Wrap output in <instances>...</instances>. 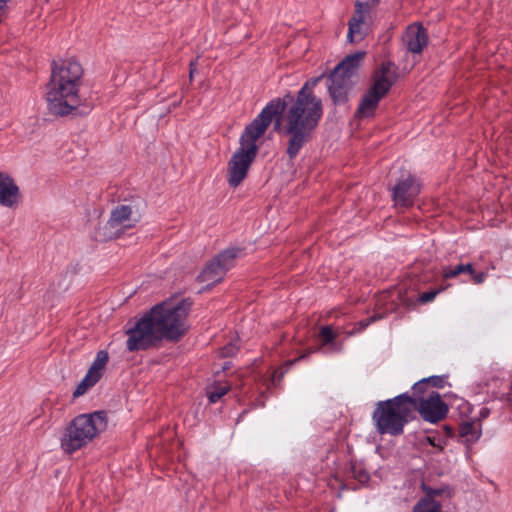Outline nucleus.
<instances>
[{
  "instance_id": "obj_1",
  "label": "nucleus",
  "mask_w": 512,
  "mask_h": 512,
  "mask_svg": "<svg viewBox=\"0 0 512 512\" xmlns=\"http://www.w3.org/2000/svg\"><path fill=\"white\" fill-rule=\"evenodd\" d=\"M322 78L320 75L307 80L296 94L287 91L261 110L272 121L275 118L274 131L287 137L286 154L290 160L313 139L323 117L322 100L313 90Z\"/></svg>"
},
{
  "instance_id": "obj_2",
  "label": "nucleus",
  "mask_w": 512,
  "mask_h": 512,
  "mask_svg": "<svg viewBox=\"0 0 512 512\" xmlns=\"http://www.w3.org/2000/svg\"><path fill=\"white\" fill-rule=\"evenodd\" d=\"M193 302L184 298L177 302L163 301L154 305L133 324L126 325V349L146 351L162 340L179 341L187 332V319Z\"/></svg>"
},
{
  "instance_id": "obj_3",
  "label": "nucleus",
  "mask_w": 512,
  "mask_h": 512,
  "mask_svg": "<svg viewBox=\"0 0 512 512\" xmlns=\"http://www.w3.org/2000/svg\"><path fill=\"white\" fill-rule=\"evenodd\" d=\"M83 76L84 69L75 59L52 61L51 75L46 85V102L50 114L64 117L89 113L91 107L83 104L80 94Z\"/></svg>"
},
{
  "instance_id": "obj_4",
  "label": "nucleus",
  "mask_w": 512,
  "mask_h": 512,
  "mask_svg": "<svg viewBox=\"0 0 512 512\" xmlns=\"http://www.w3.org/2000/svg\"><path fill=\"white\" fill-rule=\"evenodd\" d=\"M83 76L84 69L75 59L52 61L51 75L46 85V102L50 114L64 117L89 113L91 107L83 104L80 94Z\"/></svg>"
},
{
  "instance_id": "obj_5",
  "label": "nucleus",
  "mask_w": 512,
  "mask_h": 512,
  "mask_svg": "<svg viewBox=\"0 0 512 512\" xmlns=\"http://www.w3.org/2000/svg\"><path fill=\"white\" fill-rule=\"evenodd\" d=\"M272 120L262 111L245 126L240 135L239 147L228 162V184L238 187L246 178L248 170L255 160L259 146L258 139L266 132Z\"/></svg>"
},
{
  "instance_id": "obj_6",
  "label": "nucleus",
  "mask_w": 512,
  "mask_h": 512,
  "mask_svg": "<svg viewBox=\"0 0 512 512\" xmlns=\"http://www.w3.org/2000/svg\"><path fill=\"white\" fill-rule=\"evenodd\" d=\"M413 400L408 392L393 398L378 401L372 413V421L376 431L381 435L400 436L405 426L414 418Z\"/></svg>"
},
{
  "instance_id": "obj_7",
  "label": "nucleus",
  "mask_w": 512,
  "mask_h": 512,
  "mask_svg": "<svg viewBox=\"0 0 512 512\" xmlns=\"http://www.w3.org/2000/svg\"><path fill=\"white\" fill-rule=\"evenodd\" d=\"M107 427V413L103 410L74 417L65 427L60 447L66 454L72 455L87 446Z\"/></svg>"
},
{
  "instance_id": "obj_8",
  "label": "nucleus",
  "mask_w": 512,
  "mask_h": 512,
  "mask_svg": "<svg viewBox=\"0 0 512 512\" xmlns=\"http://www.w3.org/2000/svg\"><path fill=\"white\" fill-rule=\"evenodd\" d=\"M398 68L391 61H384L371 74V84L362 95L355 111L359 119L375 116L380 101L389 93L398 79Z\"/></svg>"
},
{
  "instance_id": "obj_9",
  "label": "nucleus",
  "mask_w": 512,
  "mask_h": 512,
  "mask_svg": "<svg viewBox=\"0 0 512 512\" xmlns=\"http://www.w3.org/2000/svg\"><path fill=\"white\" fill-rule=\"evenodd\" d=\"M365 54L364 51H357L347 55L327 76V90L335 106L348 102Z\"/></svg>"
},
{
  "instance_id": "obj_10",
  "label": "nucleus",
  "mask_w": 512,
  "mask_h": 512,
  "mask_svg": "<svg viewBox=\"0 0 512 512\" xmlns=\"http://www.w3.org/2000/svg\"><path fill=\"white\" fill-rule=\"evenodd\" d=\"M420 180L410 171L401 170L391 187V199L395 207L408 208L414 205L421 192Z\"/></svg>"
},
{
  "instance_id": "obj_11",
  "label": "nucleus",
  "mask_w": 512,
  "mask_h": 512,
  "mask_svg": "<svg viewBox=\"0 0 512 512\" xmlns=\"http://www.w3.org/2000/svg\"><path fill=\"white\" fill-rule=\"evenodd\" d=\"M413 400L411 407L413 413L418 411L422 419L429 423H437L446 417L448 412L447 404L442 400L440 394L431 389L426 399L410 397Z\"/></svg>"
},
{
  "instance_id": "obj_12",
  "label": "nucleus",
  "mask_w": 512,
  "mask_h": 512,
  "mask_svg": "<svg viewBox=\"0 0 512 512\" xmlns=\"http://www.w3.org/2000/svg\"><path fill=\"white\" fill-rule=\"evenodd\" d=\"M137 219L132 217V207L126 204L115 206L110 218L103 227L102 239L119 238L127 229L136 225Z\"/></svg>"
},
{
  "instance_id": "obj_13",
  "label": "nucleus",
  "mask_w": 512,
  "mask_h": 512,
  "mask_svg": "<svg viewBox=\"0 0 512 512\" xmlns=\"http://www.w3.org/2000/svg\"><path fill=\"white\" fill-rule=\"evenodd\" d=\"M380 0H357L355 3V13L348 22L347 39L350 43L358 42L364 38L361 31V25L364 23L366 15L371 7L376 6Z\"/></svg>"
},
{
  "instance_id": "obj_14",
  "label": "nucleus",
  "mask_w": 512,
  "mask_h": 512,
  "mask_svg": "<svg viewBox=\"0 0 512 512\" xmlns=\"http://www.w3.org/2000/svg\"><path fill=\"white\" fill-rule=\"evenodd\" d=\"M319 338L321 339V344L316 348L307 349L305 353L295 358L294 360H289L285 363L287 366V370L293 366L295 363L300 362L306 359L312 353H338L341 351V344L336 342V335L330 326H323L319 332Z\"/></svg>"
},
{
  "instance_id": "obj_15",
  "label": "nucleus",
  "mask_w": 512,
  "mask_h": 512,
  "mask_svg": "<svg viewBox=\"0 0 512 512\" xmlns=\"http://www.w3.org/2000/svg\"><path fill=\"white\" fill-rule=\"evenodd\" d=\"M429 38L426 28L421 23H414L406 28L403 43L408 52L421 54L428 45Z\"/></svg>"
},
{
  "instance_id": "obj_16",
  "label": "nucleus",
  "mask_w": 512,
  "mask_h": 512,
  "mask_svg": "<svg viewBox=\"0 0 512 512\" xmlns=\"http://www.w3.org/2000/svg\"><path fill=\"white\" fill-rule=\"evenodd\" d=\"M19 188L8 174L0 172V204L13 207L19 201Z\"/></svg>"
},
{
  "instance_id": "obj_17",
  "label": "nucleus",
  "mask_w": 512,
  "mask_h": 512,
  "mask_svg": "<svg viewBox=\"0 0 512 512\" xmlns=\"http://www.w3.org/2000/svg\"><path fill=\"white\" fill-rule=\"evenodd\" d=\"M226 271L220 267L217 260L213 257L202 269L198 278L200 282L208 283V286H213L222 281Z\"/></svg>"
},
{
  "instance_id": "obj_18",
  "label": "nucleus",
  "mask_w": 512,
  "mask_h": 512,
  "mask_svg": "<svg viewBox=\"0 0 512 512\" xmlns=\"http://www.w3.org/2000/svg\"><path fill=\"white\" fill-rule=\"evenodd\" d=\"M482 435V424L475 421H465L459 426V436L462 441L466 444L467 448H470L476 443Z\"/></svg>"
},
{
  "instance_id": "obj_19",
  "label": "nucleus",
  "mask_w": 512,
  "mask_h": 512,
  "mask_svg": "<svg viewBox=\"0 0 512 512\" xmlns=\"http://www.w3.org/2000/svg\"><path fill=\"white\" fill-rule=\"evenodd\" d=\"M244 251L245 249L242 247L232 246L220 251L214 258L227 273L235 266L237 258L244 256Z\"/></svg>"
},
{
  "instance_id": "obj_20",
  "label": "nucleus",
  "mask_w": 512,
  "mask_h": 512,
  "mask_svg": "<svg viewBox=\"0 0 512 512\" xmlns=\"http://www.w3.org/2000/svg\"><path fill=\"white\" fill-rule=\"evenodd\" d=\"M108 361V352L106 350L98 351L87 373L91 374L92 376L100 380L103 375V370L107 365Z\"/></svg>"
},
{
  "instance_id": "obj_21",
  "label": "nucleus",
  "mask_w": 512,
  "mask_h": 512,
  "mask_svg": "<svg viewBox=\"0 0 512 512\" xmlns=\"http://www.w3.org/2000/svg\"><path fill=\"white\" fill-rule=\"evenodd\" d=\"M412 512H443L440 502H431L428 499H419Z\"/></svg>"
},
{
  "instance_id": "obj_22",
  "label": "nucleus",
  "mask_w": 512,
  "mask_h": 512,
  "mask_svg": "<svg viewBox=\"0 0 512 512\" xmlns=\"http://www.w3.org/2000/svg\"><path fill=\"white\" fill-rule=\"evenodd\" d=\"M99 380L89 373H86L85 377L78 384L73 392V397L77 398L83 395L88 388L93 387Z\"/></svg>"
},
{
  "instance_id": "obj_23",
  "label": "nucleus",
  "mask_w": 512,
  "mask_h": 512,
  "mask_svg": "<svg viewBox=\"0 0 512 512\" xmlns=\"http://www.w3.org/2000/svg\"><path fill=\"white\" fill-rule=\"evenodd\" d=\"M429 386L427 384V380H425V378L417 381L413 386H412V394H410V397H419L421 399H426V397L424 396L425 394L428 395L429 393Z\"/></svg>"
},
{
  "instance_id": "obj_24",
  "label": "nucleus",
  "mask_w": 512,
  "mask_h": 512,
  "mask_svg": "<svg viewBox=\"0 0 512 512\" xmlns=\"http://www.w3.org/2000/svg\"><path fill=\"white\" fill-rule=\"evenodd\" d=\"M353 477L361 484H365L370 480L369 472L361 465H353L352 468Z\"/></svg>"
},
{
  "instance_id": "obj_25",
  "label": "nucleus",
  "mask_w": 512,
  "mask_h": 512,
  "mask_svg": "<svg viewBox=\"0 0 512 512\" xmlns=\"http://www.w3.org/2000/svg\"><path fill=\"white\" fill-rule=\"evenodd\" d=\"M460 274H464V264L460 263L455 266H444L442 275L445 279L455 278Z\"/></svg>"
},
{
  "instance_id": "obj_26",
  "label": "nucleus",
  "mask_w": 512,
  "mask_h": 512,
  "mask_svg": "<svg viewBox=\"0 0 512 512\" xmlns=\"http://www.w3.org/2000/svg\"><path fill=\"white\" fill-rule=\"evenodd\" d=\"M422 490L425 492V496L421 499H428L431 502H438L435 498L442 495L445 492L444 488H431L424 482L421 485Z\"/></svg>"
},
{
  "instance_id": "obj_27",
  "label": "nucleus",
  "mask_w": 512,
  "mask_h": 512,
  "mask_svg": "<svg viewBox=\"0 0 512 512\" xmlns=\"http://www.w3.org/2000/svg\"><path fill=\"white\" fill-rule=\"evenodd\" d=\"M494 408H495V400L494 399L485 401L484 405L479 408L477 423H481L483 420L488 418Z\"/></svg>"
},
{
  "instance_id": "obj_28",
  "label": "nucleus",
  "mask_w": 512,
  "mask_h": 512,
  "mask_svg": "<svg viewBox=\"0 0 512 512\" xmlns=\"http://www.w3.org/2000/svg\"><path fill=\"white\" fill-rule=\"evenodd\" d=\"M228 388L225 386L214 387L207 392L208 400L210 403L218 402L226 393Z\"/></svg>"
},
{
  "instance_id": "obj_29",
  "label": "nucleus",
  "mask_w": 512,
  "mask_h": 512,
  "mask_svg": "<svg viewBox=\"0 0 512 512\" xmlns=\"http://www.w3.org/2000/svg\"><path fill=\"white\" fill-rule=\"evenodd\" d=\"M239 351V346L233 342L224 345L220 350L221 357H234Z\"/></svg>"
},
{
  "instance_id": "obj_30",
  "label": "nucleus",
  "mask_w": 512,
  "mask_h": 512,
  "mask_svg": "<svg viewBox=\"0 0 512 512\" xmlns=\"http://www.w3.org/2000/svg\"><path fill=\"white\" fill-rule=\"evenodd\" d=\"M425 380H427L429 388H442L445 384L444 376H429L426 377Z\"/></svg>"
},
{
  "instance_id": "obj_31",
  "label": "nucleus",
  "mask_w": 512,
  "mask_h": 512,
  "mask_svg": "<svg viewBox=\"0 0 512 512\" xmlns=\"http://www.w3.org/2000/svg\"><path fill=\"white\" fill-rule=\"evenodd\" d=\"M440 292V290H430L427 292H424L420 294L418 300L421 303H428L434 300V298L437 296V294Z\"/></svg>"
},
{
  "instance_id": "obj_32",
  "label": "nucleus",
  "mask_w": 512,
  "mask_h": 512,
  "mask_svg": "<svg viewBox=\"0 0 512 512\" xmlns=\"http://www.w3.org/2000/svg\"><path fill=\"white\" fill-rule=\"evenodd\" d=\"M470 277L474 281V283L481 284L485 281V279L487 277V273L483 272V271H480V272L475 271Z\"/></svg>"
},
{
  "instance_id": "obj_33",
  "label": "nucleus",
  "mask_w": 512,
  "mask_h": 512,
  "mask_svg": "<svg viewBox=\"0 0 512 512\" xmlns=\"http://www.w3.org/2000/svg\"><path fill=\"white\" fill-rule=\"evenodd\" d=\"M375 319H376V318L373 316V317H370V318H368V319H366V320H361V321H359V322L357 323V326H358V328H357V332H362V331H364V330H365V329H366V328H367V327H368L372 322H374V321H375Z\"/></svg>"
},
{
  "instance_id": "obj_34",
  "label": "nucleus",
  "mask_w": 512,
  "mask_h": 512,
  "mask_svg": "<svg viewBox=\"0 0 512 512\" xmlns=\"http://www.w3.org/2000/svg\"><path fill=\"white\" fill-rule=\"evenodd\" d=\"M284 373H285V372H284V371H282V370H275V371L273 372V374H272V377H271V383H272L274 386H277V385L281 382V380H282V378H283V376H284Z\"/></svg>"
},
{
  "instance_id": "obj_35",
  "label": "nucleus",
  "mask_w": 512,
  "mask_h": 512,
  "mask_svg": "<svg viewBox=\"0 0 512 512\" xmlns=\"http://www.w3.org/2000/svg\"><path fill=\"white\" fill-rule=\"evenodd\" d=\"M474 272L475 269L471 263L464 264V273H467L469 276H471Z\"/></svg>"
},
{
  "instance_id": "obj_36",
  "label": "nucleus",
  "mask_w": 512,
  "mask_h": 512,
  "mask_svg": "<svg viewBox=\"0 0 512 512\" xmlns=\"http://www.w3.org/2000/svg\"><path fill=\"white\" fill-rule=\"evenodd\" d=\"M501 401H504V402H510L511 401V397L509 394L507 393H503L501 395V398H500Z\"/></svg>"
},
{
  "instance_id": "obj_37",
  "label": "nucleus",
  "mask_w": 512,
  "mask_h": 512,
  "mask_svg": "<svg viewBox=\"0 0 512 512\" xmlns=\"http://www.w3.org/2000/svg\"><path fill=\"white\" fill-rule=\"evenodd\" d=\"M231 366H232V362H231V361H226V362L224 363L223 367H222V370H223V371H226V370L230 369V368H231Z\"/></svg>"
},
{
  "instance_id": "obj_38",
  "label": "nucleus",
  "mask_w": 512,
  "mask_h": 512,
  "mask_svg": "<svg viewBox=\"0 0 512 512\" xmlns=\"http://www.w3.org/2000/svg\"><path fill=\"white\" fill-rule=\"evenodd\" d=\"M194 70H195V68H194V63H193V62H191V63H190V73H189L190 79H192V78H193Z\"/></svg>"
},
{
  "instance_id": "obj_39",
  "label": "nucleus",
  "mask_w": 512,
  "mask_h": 512,
  "mask_svg": "<svg viewBox=\"0 0 512 512\" xmlns=\"http://www.w3.org/2000/svg\"><path fill=\"white\" fill-rule=\"evenodd\" d=\"M180 102H181V100H180L179 102H175V103H174V107H176L177 105H179V104H180Z\"/></svg>"
}]
</instances>
